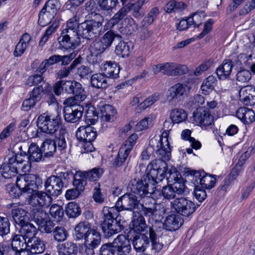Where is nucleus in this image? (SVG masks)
Instances as JSON below:
<instances>
[{
	"mask_svg": "<svg viewBox=\"0 0 255 255\" xmlns=\"http://www.w3.org/2000/svg\"><path fill=\"white\" fill-rule=\"evenodd\" d=\"M240 100L246 105L255 104V87L251 85L242 88L239 91Z\"/></svg>",
	"mask_w": 255,
	"mask_h": 255,
	"instance_id": "nucleus-17",
	"label": "nucleus"
},
{
	"mask_svg": "<svg viewBox=\"0 0 255 255\" xmlns=\"http://www.w3.org/2000/svg\"><path fill=\"white\" fill-rule=\"evenodd\" d=\"M121 38V36L112 30H109L105 33L100 39L108 49L111 46L115 38Z\"/></svg>",
	"mask_w": 255,
	"mask_h": 255,
	"instance_id": "nucleus-50",
	"label": "nucleus"
},
{
	"mask_svg": "<svg viewBox=\"0 0 255 255\" xmlns=\"http://www.w3.org/2000/svg\"><path fill=\"white\" fill-rule=\"evenodd\" d=\"M101 70L107 77L117 78L119 77L120 67L115 62L105 61L101 65Z\"/></svg>",
	"mask_w": 255,
	"mask_h": 255,
	"instance_id": "nucleus-23",
	"label": "nucleus"
},
{
	"mask_svg": "<svg viewBox=\"0 0 255 255\" xmlns=\"http://www.w3.org/2000/svg\"><path fill=\"white\" fill-rule=\"evenodd\" d=\"M170 117L173 123L178 124L186 120L187 114L183 109L176 108L171 111Z\"/></svg>",
	"mask_w": 255,
	"mask_h": 255,
	"instance_id": "nucleus-41",
	"label": "nucleus"
},
{
	"mask_svg": "<svg viewBox=\"0 0 255 255\" xmlns=\"http://www.w3.org/2000/svg\"><path fill=\"white\" fill-rule=\"evenodd\" d=\"M68 234L63 227L57 226L53 230V236L55 240L57 242H63L66 240Z\"/></svg>",
	"mask_w": 255,
	"mask_h": 255,
	"instance_id": "nucleus-56",
	"label": "nucleus"
},
{
	"mask_svg": "<svg viewBox=\"0 0 255 255\" xmlns=\"http://www.w3.org/2000/svg\"><path fill=\"white\" fill-rule=\"evenodd\" d=\"M83 108L82 106L66 107L64 110V118L66 121L69 123H76L82 117Z\"/></svg>",
	"mask_w": 255,
	"mask_h": 255,
	"instance_id": "nucleus-19",
	"label": "nucleus"
},
{
	"mask_svg": "<svg viewBox=\"0 0 255 255\" xmlns=\"http://www.w3.org/2000/svg\"><path fill=\"white\" fill-rule=\"evenodd\" d=\"M131 223L132 228L136 232H143L146 228L144 219L141 215L134 217Z\"/></svg>",
	"mask_w": 255,
	"mask_h": 255,
	"instance_id": "nucleus-49",
	"label": "nucleus"
},
{
	"mask_svg": "<svg viewBox=\"0 0 255 255\" xmlns=\"http://www.w3.org/2000/svg\"><path fill=\"white\" fill-rule=\"evenodd\" d=\"M146 177L147 178V181L146 179L144 180H136L133 179L131 181L129 187L132 193L135 195L138 198H144L150 202L154 201V199L150 198L149 196L152 193H153L154 191V189L155 188L154 185L156 183H157L159 181L158 179L156 180V181L153 183V180L151 178L150 179L147 176V171L146 170Z\"/></svg>",
	"mask_w": 255,
	"mask_h": 255,
	"instance_id": "nucleus-7",
	"label": "nucleus"
},
{
	"mask_svg": "<svg viewBox=\"0 0 255 255\" xmlns=\"http://www.w3.org/2000/svg\"><path fill=\"white\" fill-rule=\"evenodd\" d=\"M43 73L39 72L38 68L36 71V74L28 78L26 84L29 86L38 85L44 80V77L42 76Z\"/></svg>",
	"mask_w": 255,
	"mask_h": 255,
	"instance_id": "nucleus-62",
	"label": "nucleus"
},
{
	"mask_svg": "<svg viewBox=\"0 0 255 255\" xmlns=\"http://www.w3.org/2000/svg\"><path fill=\"white\" fill-rule=\"evenodd\" d=\"M186 7V5L182 2L170 0L164 7V10L168 13L180 12L184 10Z\"/></svg>",
	"mask_w": 255,
	"mask_h": 255,
	"instance_id": "nucleus-43",
	"label": "nucleus"
},
{
	"mask_svg": "<svg viewBox=\"0 0 255 255\" xmlns=\"http://www.w3.org/2000/svg\"><path fill=\"white\" fill-rule=\"evenodd\" d=\"M125 6L128 13L131 11V15L135 18L140 19L144 15V11L142 8L136 2L128 3L125 5Z\"/></svg>",
	"mask_w": 255,
	"mask_h": 255,
	"instance_id": "nucleus-44",
	"label": "nucleus"
},
{
	"mask_svg": "<svg viewBox=\"0 0 255 255\" xmlns=\"http://www.w3.org/2000/svg\"><path fill=\"white\" fill-rule=\"evenodd\" d=\"M233 67V64L231 60H225L216 70V73L218 78L221 80H225L228 78L231 74Z\"/></svg>",
	"mask_w": 255,
	"mask_h": 255,
	"instance_id": "nucleus-31",
	"label": "nucleus"
},
{
	"mask_svg": "<svg viewBox=\"0 0 255 255\" xmlns=\"http://www.w3.org/2000/svg\"><path fill=\"white\" fill-rule=\"evenodd\" d=\"M128 13V12L125 5L114 14V16L109 20L108 24L110 25V27H113L122 20Z\"/></svg>",
	"mask_w": 255,
	"mask_h": 255,
	"instance_id": "nucleus-54",
	"label": "nucleus"
},
{
	"mask_svg": "<svg viewBox=\"0 0 255 255\" xmlns=\"http://www.w3.org/2000/svg\"><path fill=\"white\" fill-rule=\"evenodd\" d=\"M159 98L160 94L158 93H155L141 102L138 105V107L140 110H144L146 108L152 105L155 102L157 101Z\"/></svg>",
	"mask_w": 255,
	"mask_h": 255,
	"instance_id": "nucleus-64",
	"label": "nucleus"
},
{
	"mask_svg": "<svg viewBox=\"0 0 255 255\" xmlns=\"http://www.w3.org/2000/svg\"><path fill=\"white\" fill-rule=\"evenodd\" d=\"M92 229L88 222H80L75 228V236L78 240L85 239Z\"/></svg>",
	"mask_w": 255,
	"mask_h": 255,
	"instance_id": "nucleus-37",
	"label": "nucleus"
},
{
	"mask_svg": "<svg viewBox=\"0 0 255 255\" xmlns=\"http://www.w3.org/2000/svg\"><path fill=\"white\" fill-rule=\"evenodd\" d=\"M30 214L33 221L39 226H43L49 219L48 214L43 208L31 207Z\"/></svg>",
	"mask_w": 255,
	"mask_h": 255,
	"instance_id": "nucleus-26",
	"label": "nucleus"
},
{
	"mask_svg": "<svg viewBox=\"0 0 255 255\" xmlns=\"http://www.w3.org/2000/svg\"><path fill=\"white\" fill-rule=\"evenodd\" d=\"M57 249L59 255H76L78 251L77 245L71 242L59 244Z\"/></svg>",
	"mask_w": 255,
	"mask_h": 255,
	"instance_id": "nucleus-32",
	"label": "nucleus"
},
{
	"mask_svg": "<svg viewBox=\"0 0 255 255\" xmlns=\"http://www.w3.org/2000/svg\"><path fill=\"white\" fill-rule=\"evenodd\" d=\"M194 121L202 128L211 126L214 123V117L210 112L204 108L197 109L194 112Z\"/></svg>",
	"mask_w": 255,
	"mask_h": 255,
	"instance_id": "nucleus-15",
	"label": "nucleus"
},
{
	"mask_svg": "<svg viewBox=\"0 0 255 255\" xmlns=\"http://www.w3.org/2000/svg\"><path fill=\"white\" fill-rule=\"evenodd\" d=\"M166 131L161 136H155L149 140V145L153 147L158 159L152 161L147 166V176L151 178L154 183L156 180L162 181L167 172V164L166 162L171 157V148L168 140Z\"/></svg>",
	"mask_w": 255,
	"mask_h": 255,
	"instance_id": "nucleus-1",
	"label": "nucleus"
},
{
	"mask_svg": "<svg viewBox=\"0 0 255 255\" xmlns=\"http://www.w3.org/2000/svg\"><path fill=\"white\" fill-rule=\"evenodd\" d=\"M20 236H22L26 240H29L33 238H35L37 233L36 228L32 224L27 221L26 224L20 225Z\"/></svg>",
	"mask_w": 255,
	"mask_h": 255,
	"instance_id": "nucleus-33",
	"label": "nucleus"
},
{
	"mask_svg": "<svg viewBox=\"0 0 255 255\" xmlns=\"http://www.w3.org/2000/svg\"><path fill=\"white\" fill-rule=\"evenodd\" d=\"M191 87L187 85L177 83L171 87L166 94V100L171 102L174 99L178 101L183 100L187 97Z\"/></svg>",
	"mask_w": 255,
	"mask_h": 255,
	"instance_id": "nucleus-13",
	"label": "nucleus"
},
{
	"mask_svg": "<svg viewBox=\"0 0 255 255\" xmlns=\"http://www.w3.org/2000/svg\"><path fill=\"white\" fill-rule=\"evenodd\" d=\"M11 208L10 216L16 224L19 226L26 224L28 220L27 212L18 203H12L9 205Z\"/></svg>",
	"mask_w": 255,
	"mask_h": 255,
	"instance_id": "nucleus-16",
	"label": "nucleus"
},
{
	"mask_svg": "<svg viewBox=\"0 0 255 255\" xmlns=\"http://www.w3.org/2000/svg\"><path fill=\"white\" fill-rule=\"evenodd\" d=\"M72 178H73V184L74 187L78 188L80 190L83 191L85 186L87 184V177L85 172L77 171L73 174L72 173Z\"/></svg>",
	"mask_w": 255,
	"mask_h": 255,
	"instance_id": "nucleus-40",
	"label": "nucleus"
},
{
	"mask_svg": "<svg viewBox=\"0 0 255 255\" xmlns=\"http://www.w3.org/2000/svg\"><path fill=\"white\" fill-rule=\"evenodd\" d=\"M118 3V0H99L98 5L100 9L108 13L114 9Z\"/></svg>",
	"mask_w": 255,
	"mask_h": 255,
	"instance_id": "nucleus-51",
	"label": "nucleus"
},
{
	"mask_svg": "<svg viewBox=\"0 0 255 255\" xmlns=\"http://www.w3.org/2000/svg\"><path fill=\"white\" fill-rule=\"evenodd\" d=\"M43 152L47 157H50L53 155L57 150L56 147L53 140L50 139H46L42 143L41 147Z\"/></svg>",
	"mask_w": 255,
	"mask_h": 255,
	"instance_id": "nucleus-48",
	"label": "nucleus"
},
{
	"mask_svg": "<svg viewBox=\"0 0 255 255\" xmlns=\"http://www.w3.org/2000/svg\"><path fill=\"white\" fill-rule=\"evenodd\" d=\"M55 16V15L47 10H44L43 7L38 14V22L40 25L44 26L50 23Z\"/></svg>",
	"mask_w": 255,
	"mask_h": 255,
	"instance_id": "nucleus-46",
	"label": "nucleus"
},
{
	"mask_svg": "<svg viewBox=\"0 0 255 255\" xmlns=\"http://www.w3.org/2000/svg\"><path fill=\"white\" fill-rule=\"evenodd\" d=\"M31 39V36L27 33H25L22 35L13 51L14 57H20L24 53Z\"/></svg>",
	"mask_w": 255,
	"mask_h": 255,
	"instance_id": "nucleus-30",
	"label": "nucleus"
},
{
	"mask_svg": "<svg viewBox=\"0 0 255 255\" xmlns=\"http://www.w3.org/2000/svg\"><path fill=\"white\" fill-rule=\"evenodd\" d=\"M84 240V245L89 247H98L101 242V235L96 229H93Z\"/></svg>",
	"mask_w": 255,
	"mask_h": 255,
	"instance_id": "nucleus-38",
	"label": "nucleus"
},
{
	"mask_svg": "<svg viewBox=\"0 0 255 255\" xmlns=\"http://www.w3.org/2000/svg\"><path fill=\"white\" fill-rule=\"evenodd\" d=\"M132 244L136 252H143L149 244V240L144 234L136 235L132 241Z\"/></svg>",
	"mask_w": 255,
	"mask_h": 255,
	"instance_id": "nucleus-36",
	"label": "nucleus"
},
{
	"mask_svg": "<svg viewBox=\"0 0 255 255\" xmlns=\"http://www.w3.org/2000/svg\"><path fill=\"white\" fill-rule=\"evenodd\" d=\"M170 204L177 213L184 217H189L193 214L197 208L193 201L184 197L176 198L170 202Z\"/></svg>",
	"mask_w": 255,
	"mask_h": 255,
	"instance_id": "nucleus-10",
	"label": "nucleus"
},
{
	"mask_svg": "<svg viewBox=\"0 0 255 255\" xmlns=\"http://www.w3.org/2000/svg\"><path fill=\"white\" fill-rule=\"evenodd\" d=\"M183 223V219L179 215L172 214L166 218L164 227L167 231H174L178 229Z\"/></svg>",
	"mask_w": 255,
	"mask_h": 255,
	"instance_id": "nucleus-25",
	"label": "nucleus"
},
{
	"mask_svg": "<svg viewBox=\"0 0 255 255\" xmlns=\"http://www.w3.org/2000/svg\"><path fill=\"white\" fill-rule=\"evenodd\" d=\"M31 194L29 200L31 207L46 208L49 207L52 203V198L47 192H37Z\"/></svg>",
	"mask_w": 255,
	"mask_h": 255,
	"instance_id": "nucleus-14",
	"label": "nucleus"
},
{
	"mask_svg": "<svg viewBox=\"0 0 255 255\" xmlns=\"http://www.w3.org/2000/svg\"><path fill=\"white\" fill-rule=\"evenodd\" d=\"M27 241L22 236L15 235L12 238L11 248L8 246V255L11 254V251L16 252L27 249Z\"/></svg>",
	"mask_w": 255,
	"mask_h": 255,
	"instance_id": "nucleus-28",
	"label": "nucleus"
},
{
	"mask_svg": "<svg viewBox=\"0 0 255 255\" xmlns=\"http://www.w3.org/2000/svg\"><path fill=\"white\" fill-rule=\"evenodd\" d=\"M77 139L82 141L80 152L82 153L91 152L95 150L92 142L96 138L97 134L95 128L90 125L81 126L76 133Z\"/></svg>",
	"mask_w": 255,
	"mask_h": 255,
	"instance_id": "nucleus-8",
	"label": "nucleus"
},
{
	"mask_svg": "<svg viewBox=\"0 0 255 255\" xmlns=\"http://www.w3.org/2000/svg\"><path fill=\"white\" fill-rule=\"evenodd\" d=\"M102 212L103 216L101 226L106 236L111 237L120 233L123 229V227L120 223L116 220L118 216V211L116 208L104 207Z\"/></svg>",
	"mask_w": 255,
	"mask_h": 255,
	"instance_id": "nucleus-5",
	"label": "nucleus"
},
{
	"mask_svg": "<svg viewBox=\"0 0 255 255\" xmlns=\"http://www.w3.org/2000/svg\"><path fill=\"white\" fill-rule=\"evenodd\" d=\"M155 117L154 115H150L141 120L136 125L137 129L141 130L152 127Z\"/></svg>",
	"mask_w": 255,
	"mask_h": 255,
	"instance_id": "nucleus-57",
	"label": "nucleus"
},
{
	"mask_svg": "<svg viewBox=\"0 0 255 255\" xmlns=\"http://www.w3.org/2000/svg\"><path fill=\"white\" fill-rule=\"evenodd\" d=\"M68 134V133L65 128H61L59 130L58 135L56 136L54 140H53L57 150L61 153L64 152L67 147Z\"/></svg>",
	"mask_w": 255,
	"mask_h": 255,
	"instance_id": "nucleus-27",
	"label": "nucleus"
},
{
	"mask_svg": "<svg viewBox=\"0 0 255 255\" xmlns=\"http://www.w3.org/2000/svg\"><path fill=\"white\" fill-rule=\"evenodd\" d=\"M166 177L168 184V186L162 187L161 193L164 199L168 200L175 199L176 195L184 194L186 192V188L182 179L177 177V173L166 172L165 177Z\"/></svg>",
	"mask_w": 255,
	"mask_h": 255,
	"instance_id": "nucleus-6",
	"label": "nucleus"
},
{
	"mask_svg": "<svg viewBox=\"0 0 255 255\" xmlns=\"http://www.w3.org/2000/svg\"><path fill=\"white\" fill-rule=\"evenodd\" d=\"M49 212L51 217L57 221H60L64 215L62 207L56 204H53L50 207Z\"/></svg>",
	"mask_w": 255,
	"mask_h": 255,
	"instance_id": "nucleus-58",
	"label": "nucleus"
},
{
	"mask_svg": "<svg viewBox=\"0 0 255 255\" xmlns=\"http://www.w3.org/2000/svg\"><path fill=\"white\" fill-rule=\"evenodd\" d=\"M132 45L130 43H128L125 41H120L116 47L115 52L117 55L122 57H125L128 56Z\"/></svg>",
	"mask_w": 255,
	"mask_h": 255,
	"instance_id": "nucleus-42",
	"label": "nucleus"
},
{
	"mask_svg": "<svg viewBox=\"0 0 255 255\" xmlns=\"http://www.w3.org/2000/svg\"><path fill=\"white\" fill-rule=\"evenodd\" d=\"M252 77L251 72L245 69H241L236 74L237 81L240 83H246L249 82Z\"/></svg>",
	"mask_w": 255,
	"mask_h": 255,
	"instance_id": "nucleus-60",
	"label": "nucleus"
},
{
	"mask_svg": "<svg viewBox=\"0 0 255 255\" xmlns=\"http://www.w3.org/2000/svg\"><path fill=\"white\" fill-rule=\"evenodd\" d=\"M58 40L60 45L59 47L66 49H74L78 45L80 42L78 39L71 38L69 35L66 36L62 34H61Z\"/></svg>",
	"mask_w": 255,
	"mask_h": 255,
	"instance_id": "nucleus-35",
	"label": "nucleus"
},
{
	"mask_svg": "<svg viewBox=\"0 0 255 255\" xmlns=\"http://www.w3.org/2000/svg\"><path fill=\"white\" fill-rule=\"evenodd\" d=\"M16 186H7L6 190L12 198L18 197L22 192L32 193L36 191L42 184V179L35 174L20 175L17 177Z\"/></svg>",
	"mask_w": 255,
	"mask_h": 255,
	"instance_id": "nucleus-3",
	"label": "nucleus"
},
{
	"mask_svg": "<svg viewBox=\"0 0 255 255\" xmlns=\"http://www.w3.org/2000/svg\"><path fill=\"white\" fill-rule=\"evenodd\" d=\"M93 87L98 89H106L108 87L107 77L103 74H95L91 78Z\"/></svg>",
	"mask_w": 255,
	"mask_h": 255,
	"instance_id": "nucleus-39",
	"label": "nucleus"
},
{
	"mask_svg": "<svg viewBox=\"0 0 255 255\" xmlns=\"http://www.w3.org/2000/svg\"><path fill=\"white\" fill-rule=\"evenodd\" d=\"M73 96L70 97L66 99L64 102V104L67 105L66 107H75L76 108H78V106H80L79 104L84 101L87 96H75L73 95Z\"/></svg>",
	"mask_w": 255,
	"mask_h": 255,
	"instance_id": "nucleus-59",
	"label": "nucleus"
},
{
	"mask_svg": "<svg viewBox=\"0 0 255 255\" xmlns=\"http://www.w3.org/2000/svg\"><path fill=\"white\" fill-rule=\"evenodd\" d=\"M66 94L75 96H86L84 88L81 84L75 80L65 81L64 86Z\"/></svg>",
	"mask_w": 255,
	"mask_h": 255,
	"instance_id": "nucleus-21",
	"label": "nucleus"
},
{
	"mask_svg": "<svg viewBox=\"0 0 255 255\" xmlns=\"http://www.w3.org/2000/svg\"><path fill=\"white\" fill-rule=\"evenodd\" d=\"M114 247L116 248L120 253L127 254L131 250V246L129 240L124 235H119L115 238L113 243Z\"/></svg>",
	"mask_w": 255,
	"mask_h": 255,
	"instance_id": "nucleus-20",
	"label": "nucleus"
},
{
	"mask_svg": "<svg viewBox=\"0 0 255 255\" xmlns=\"http://www.w3.org/2000/svg\"><path fill=\"white\" fill-rule=\"evenodd\" d=\"M119 253L111 243L103 245L100 250V255H116Z\"/></svg>",
	"mask_w": 255,
	"mask_h": 255,
	"instance_id": "nucleus-61",
	"label": "nucleus"
},
{
	"mask_svg": "<svg viewBox=\"0 0 255 255\" xmlns=\"http://www.w3.org/2000/svg\"><path fill=\"white\" fill-rule=\"evenodd\" d=\"M101 119L102 122H111L114 121L116 111L113 106L104 105L100 106Z\"/></svg>",
	"mask_w": 255,
	"mask_h": 255,
	"instance_id": "nucleus-34",
	"label": "nucleus"
},
{
	"mask_svg": "<svg viewBox=\"0 0 255 255\" xmlns=\"http://www.w3.org/2000/svg\"><path fill=\"white\" fill-rule=\"evenodd\" d=\"M60 55H54L50 56L48 59H45L41 63L39 72L44 73L49 66L60 62Z\"/></svg>",
	"mask_w": 255,
	"mask_h": 255,
	"instance_id": "nucleus-47",
	"label": "nucleus"
},
{
	"mask_svg": "<svg viewBox=\"0 0 255 255\" xmlns=\"http://www.w3.org/2000/svg\"><path fill=\"white\" fill-rule=\"evenodd\" d=\"M85 121L89 125H94L98 119V116L95 108L91 105L86 106Z\"/></svg>",
	"mask_w": 255,
	"mask_h": 255,
	"instance_id": "nucleus-45",
	"label": "nucleus"
},
{
	"mask_svg": "<svg viewBox=\"0 0 255 255\" xmlns=\"http://www.w3.org/2000/svg\"><path fill=\"white\" fill-rule=\"evenodd\" d=\"M72 177V172L67 171L51 175L44 182L45 190L51 196H58L62 193V188L66 186Z\"/></svg>",
	"mask_w": 255,
	"mask_h": 255,
	"instance_id": "nucleus-4",
	"label": "nucleus"
},
{
	"mask_svg": "<svg viewBox=\"0 0 255 255\" xmlns=\"http://www.w3.org/2000/svg\"><path fill=\"white\" fill-rule=\"evenodd\" d=\"M93 189V199L97 203L102 204L105 201V196L101 192L100 184L99 182H95L92 184Z\"/></svg>",
	"mask_w": 255,
	"mask_h": 255,
	"instance_id": "nucleus-52",
	"label": "nucleus"
},
{
	"mask_svg": "<svg viewBox=\"0 0 255 255\" xmlns=\"http://www.w3.org/2000/svg\"><path fill=\"white\" fill-rule=\"evenodd\" d=\"M132 149L130 144H123L119 149L117 156L115 158L113 165L115 167L121 166L125 162Z\"/></svg>",
	"mask_w": 255,
	"mask_h": 255,
	"instance_id": "nucleus-24",
	"label": "nucleus"
},
{
	"mask_svg": "<svg viewBox=\"0 0 255 255\" xmlns=\"http://www.w3.org/2000/svg\"><path fill=\"white\" fill-rule=\"evenodd\" d=\"M191 174L200 179V183L202 188L211 189L215 185L216 178L211 175L205 173L203 171H192Z\"/></svg>",
	"mask_w": 255,
	"mask_h": 255,
	"instance_id": "nucleus-18",
	"label": "nucleus"
},
{
	"mask_svg": "<svg viewBox=\"0 0 255 255\" xmlns=\"http://www.w3.org/2000/svg\"><path fill=\"white\" fill-rule=\"evenodd\" d=\"M65 212L69 217L76 218L81 214V209L78 204L70 202L66 205Z\"/></svg>",
	"mask_w": 255,
	"mask_h": 255,
	"instance_id": "nucleus-53",
	"label": "nucleus"
},
{
	"mask_svg": "<svg viewBox=\"0 0 255 255\" xmlns=\"http://www.w3.org/2000/svg\"><path fill=\"white\" fill-rule=\"evenodd\" d=\"M61 4L59 0H48L43 7L44 10L56 15L57 11L60 9Z\"/></svg>",
	"mask_w": 255,
	"mask_h": 255,
	"instance_id": "nucleus-55",
	"label": "nucleus"
},
{
	"mask_svg": "<svg viewBox=\"0 0 255 255\" xmlns=\"http://www.w3.org/2000/svg\"><path fill=\"white\" fill-rule=\"evenodd\" d=\"M61 124L60 115L58 113L48 115L46 114L40 115L37 120L38 128L43 132L52 135L59 128Z\"/></svg>",
	"mask_w": 255,
	"mask_h": 255,
	"instance_id": "nucleus-9",
	"label": "nucleus"
},
{
	"mask_svg": "<svg viewBox=\"0 0 255 255\" xmlns=\"http://www.w3.org/2000/svg\"><path fill=\"white\" fill-rule=\"evenodd\" d=\"M28 153V156L20 154H15L9 158L8 162L2 164L1 166L2 175L5 178H10L16 175L19 169L23 172H28L31 168L30 161L38 162L43 157L42 149L35 143L30 144Z\"/></svg>",
	"mask_w": 255,
	"mask_h": 255,
	"instance_id": "nucleus-2",
	"label": "nucleus"
},
{
	"mask_svg": "<svg viewBox=\"0 0 255 255\" xmlns=\"http://www.w3.org/2000/svg\"><path fill=\"white\" fill-rule=\"evenodd\" d=\"M103 32V25L86 21L80 24L79 33L83 38L90 40L99 36Z\"/></svg>",
	"mask_w": 255,
	"mask_h": 255,
	"instance_id": "nucleus-11",
	"label": "nucleus"
},
{
	"mask_svg": "<svg viewBox=\"0 0 255 255\" xmlns=\"http://www.w3.org/2000/svg\"><path fill=\"white\" fill-rule=\"evenodd\" d=\"M217 82L215 77L211 75L208 76L203 82L201 89L202 91L208 92L212 91Z\"/></svg>",
	"mask_w": 255,
	"mask_h": 255,
	"instance_id": "nucleus-63",
	"label": "nucleus"
},
{
	"mask_svg": "<svg viewBox=\"0 0 255 255\" xmlns=\"http://www.w3.org/2000/svg\"><path fill=\"white\" fill-rule=\"evenodd\" d=\"M237 117L245 124L249 125L255 121V113L246 107L240 108L236 112Z\"/></svg>",
	"mask_w": 255,
	"mask_h": 255,
	"instance_id": "nucleus-29",
	"label": "nucleus"
},
{
	"mask_svg": "<svg viewBox=\"0 0 255 255\" xmlns=\"http://www.w3.org/2000/svg\"><path fill=\"white\" fill-rule=\"evenodd\" d=\"M138 197L131 193H126L120 197L116 203L115 207L118 211V214L120 211L127 210L132 211L139 204Z\"/></svg>",
	"mask_w": 255,
	"mask_h": 255,
	"instance_id": "nucleus-12",
	"label": "nucleus"
},
{
	"mask_svg": "<svg viewBox=\"0 0 255 255\" xmlns=\"http://www.w3.org/2000/svg\"><path fill=\"white\" fill-rule=\"evenodd\" d=\"M27 249L31 254H40L45 250L44 241L37 237L27 240Z\"/></svg>",
	"mask_w": 255,
	"mask_h": 255,
	"instance_id": "nucleus-22",
	"label": "nucleus"
}]
</instances>
